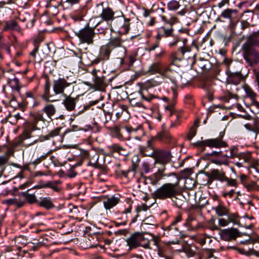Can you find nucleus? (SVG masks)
Segmentation results:
<instances>
[{
    "label": "nucleus",
    "instance_id": "1",
    "mask_svg": "<svg viewBox=\"0 0 259 259\" xmlns=\"http://www.w3.org/2000/svg\"><path fill=\"white\" fill-rule=\"evenodd\" d=\"M45 118L44 113L41 110L31 113L30 114L29 121L26 123L23 132V136L24 139L31 138H34L36 135L34 132L37 131L38 134L40 133V130L37 127L39 121L44 122Z\"/></svg>",
    "mask_w": 259,
    "mask_h": 259
},
{
    "label": "nucleus",
    "instance_id": "2",
    "mask_svg": "<svg viewBox=\"0 0 259 259\" xmlns=\"http://www.w3.org/2000/svg\"><path fill=\"white\" fill-rule=\"evenodd\" d=\"M150 74L159 73L163 77L169 78L175 85L179 84V80L181 79L180 75L175 71L167 67L163 68L159 62H155L150 65L147 70Z\"/></svg>",
    "mask_w": 259,
    "mask_h": 259
},
{
    "label": "nucleus",
    "instance_id": "3",
    "mask_svg": "<svg viewBox=\"0 0 259 259\" xmlns=\"http://www.w3.org/2000/svg\"><path fill=\"white\" fill-rule=\"evenodd\" d=\"M177 182L175 183H166L157 189L152 194L155 199H165L171 198L177 192V187L179 185V180L176 178Z\"/></svg>",
    "mask_w": 259,
    "mask_h": 259
},
{
    "label": "nucleus",
    "instance_id": "4",
    "mask_svg": "<svg viewBox=\"0 0 259 259\" xmlns=\"http://www.w3.org/2000/svg\"><path fill=\"white\" fill-rule=\"evenodd\" d=\"M111 26L113 31L120 34H126L130 29V19L123 16L117 17L112 20Z\"/></svg>",
    "mask_w": 259,
    "mask_h": 259
},
{
    "label": "nucleus",
    "instance_id": "5",
    "mask_svg": "<svg viewBox=\"0 0 259 259\" xmlns=\"http://www.w3.org/2000/svg\"><path fill=\"white\" fill-rule=\"evenodd\" d=\"M255 39H249L244 45V58L248 61L256 63L259 61V53L255 50L253 46L257 45Z\"/></svg>",
    "mask_w": 259,
    "mask_h": 259
},
{
    "label": "nucleus",
    "instance_id": "6",
    "mask_svg": "<svg viewBox=\"0 0 259 259\" xmlns=\"http://www.w3.org/2000/svg\"><path fill=\"white\" fill-rule=\"evenodd\" d=\"M81 43L91 44L93 42V38L94 35V30L89 27H84L74 32Z\"/></svg>",
    "mask_w": 259,
    "mask_h": 259
},
{
    "label": "nucleus",
    "instance_id": "7",
    "mask_svg": "<svg viewBox=\"0 0 259 259\" xmlns=\"http://www.w3.org/2000/svg\"><path fill=\"white\" fill-rule=\"evenodd\" d=\"M71 86V83L68 82L64 77H59L53 80V89L55 95H65V90Z\"/></svg>",
    "mask_w": 259,
    "mask_h": 259
},
{
    "label": "nucleus",
    "instance_id": "8",
    "mask_svg": "<svg viewBox=\"0 0 259 259\" xmlns=\"http://www.w3.org/2000/svg\"><path fill=\"white\" fill-rule=\"evenodd\" d=\"M208 159L213 163L218 165H228L229 160L227 154L223 153L222 151H213L209 153Z\"/></svg>",
    "mask_w": 259,
    "mask_h": 259
},
{
    "label": "nucleus",
    "instance_id": "9",
    "mask_svg": "<svg viewBox=\"0 0 259 259\" xmlns=\"http://www.w3.org/2000/svg\"><path fill=\"white\" fill-rule=\"evenodd\" d=\"M196 145L200 148L208 146L211 148H220L227 146V144L221 138L209 139L202 141H198L196 143Z\"/></svg>",
    "mask_w": 259,
    "mask_h": 259
},
{
    "label": "nucleus",
    "instance_id": "10",
    "mask_svg": "<svg viewBox=\"0 0 259 259\" xmlns=\"http://www.w3.org/2000/svg\"><path fill=\"white\" fill-rule=\"evenodd\" d=\"M147 155L149 156H153L156 162L160 164L167 163L171 159V154L168 151H152Z\"/></svg>",
    "mask_w": 259,
    "mask_h": 259
},
{
    "label": "nucleus",
    "instance_id": "11",
    "mask_svg": "<svg viewBox=\"0 0 259 259\" xmlns=\"http://www.w3.org/2000/svg\"><path fill=\"white\" fill-rule=\"evenodd\" d=\"M219 234L221 239L230 241L236 239L239 236V232L237 229L231 228L221 230Z\"/></svg>",
    "mask_w": 259,
    "mask_h": 259
},
{
    "label": "nucleus",
    "instance_id": "12",
    "mask_svg": "<svg viewBox=\"0 0 259 259\" xmlns=\"http://www.w3.org/2000/svg\"><path fill=\"white\" fill-rule=\"evenodd\" d=\"M61 129V128L59 127L56 128L54 130L51 131L48 135L46 136L41 137L40 136V133L36 135V136L34 138V140L30 144L26 145V146L28 147V146H30L38 142H42L44 140H48L51 138L56 136L59 134Z\"/></svg>",
    "mask_w": 259,
    "mask_h": 259
},
{
    "label": "nucleus",
    "instance_id": "13",
    "mask_svg": "<svg viewBox=\"0 0 259 259\" xmlns=\"http://www.w3.org/2000/svg\"><path fill=\"white\" fill-rule=\"evenodd\" d=\"M233 66V63L231 61L227 65V72L229 73V79L234 84H238L241 79V76L240 72H234L232 70V67Z\"/></svg>",
    "mask_w": 259,
    "mask_h": 259
},
{
    "label": "nucleus",
    "instance_id": "14",
    "mask_svg": "<svg viewBox=\"0 0 259 259\" xmlns=\"http://www.w3.org/2000/svg\"><path fill=\"white\" fill-rule=\"evenodd\" d=\"M120 200L119 196L114 195L103 200V205L106 209H110L118 204Z\"/></svg>",
    "mask_w": 259,
    "mask_h": 259
},
{
    "label": "nucleus",
    "instance_id": "15",
    "mask_svg": "<svg viewBox=\"0 0 259 259\" xmlns=\"http://www.w3.org/2000/svg\"><path fill=\"white\" fill-rule=\"evenodd\" d=\"M126 242L127 245L129 247V250L135 248L140 244V236L138 234L135 233L127 238Z\"/></svg>",
    "mask_w": 259,
    "mask_h": 259
},
{
    "label": "nucleus",
    "instance_id": "16",
    "mask_svg": "<svg viewBox=\"0 0 259 259\" xmlns=\"http://www.w3.org/2000/svg\"><path fill=\"white\" fill-rule=\"evenodd\" d=\"M64 96L65 98L63 100L62 104L64 105L65 109L69 111L73 110L75 107L76 99L72 98L67 95H65Z\"/></svg>",
    "mask_w": 259,
    "mask_h": 259
},
{
    "label": "nucleus",
    "instance_id": "17",
    "mask_svg": "<svg viewBox=\"0 0 259 259\" xmlns=\"http://www.w3.org/2000/svg\"><path fill=\"white\" fill-rule=\"evenodd\" d=\"M122 41L119 37L111 38L110 41L107 45L111 49L118 48L120 50V52L121 54H125V49L121 46Z\"/></svg>",
    "mask_w": 259,
    "mask_h": 259
},
{
    "label": "nucleus",
    "instance_id": "18",
    "mask_svg": "<svg viewBox=\"0 0 259 259\" xmlns=\"http://www.w3.org/2000/svg\"><path fill=\"white\" fill-rule=\"evenodd\" d=\"M237 10L236 9H226L221 14V16L225 19H228L232 22L236 18Z\"/></svg>",
    "mask_w": 259,
    "mask_h": 259
},
{
    "label": "nucleus",
    "instance_id": "19",
    "mask_svg": "<svg viewBox=\"0 0 259 259\" xmlns=\"http://www.w3.org/2000/svg\"><path fill=\"white\" fill-rule=\"evenodd\" d=\"M111 52V49L108 45L102 46L100 50L99 59L102 60H108Z\"/></svg>",
    "mask_w": 259,
    "mask_h": 259
},
{
    "label": "nucleus",
    "instance_id": "20",
    "mask_svg": "<svg viewBox=\"0 0 259 259\" xmlns=\"http://www.w3.org/2000/svg\"><path fill=\"white\" fill-rule=\"evenodd\" d=\"M210 176L211 178L221 182H224L226 179L225 172L219 169L212 170Z\"/></svg>",
    "mask_w": 259,
    "mask_h": 259
},
{
    "label": "nucleus",
    "instance_id": "21",
    "mask_svg": "<svg viewBox=\"0 0 259 259\" xmlns=\"http://www.w3.org/2000/svg\"><path fill=\"white\" fill-rule=\"evenodd\" d=\"M11 154L12 152L9 151L7 153L0 156V173L1 174L5 170L6 165L8 163Z\"/></svg>",
    "mask_w": 259,
    "mask_h": 259
},
{
    "label": "nucleus",
    "instance_id": "22",
    "mask_svg": "<svg viewBox=\"0 0 259 259\" xmlns=\"http://www.w3.org/2000/svg\"><path fill=\"white\" fill-rule=\"evenodd\" d=\"M114 13L109 8L103 9L101 14V18L105 21H109L113 19Z\"/></svg>",
    "mask_w": 259,
    "mask_h": 259
},
{
    "label": "nucleus",
    "instance_id": "23",
    "mask_svg": "<svg viewBox=\"0 0 259 259\" xmlns=\"http://www.w3.org/2000/svg\"><path fill=\"white\" fill-rule=\"evenodd\" d=\"M4 30L5 31L16 30L19 31L20 28L17 23L15 21L12 20L6 22Z\"/></svg>",
    "mask_w": 259,
    "mask_h": 259
},
{
    "label": "nucleus",
    "instance_id": "24",
    "mask_svg": "<svg viewBox=\"0 0 259 259\" xmlns=\"http://www.w3.org/2000/svg\"><path fill=\"white\" fill-rule=\"evenodd\" d=\"M42 113H46L47 116L51 119V117L53 116L56 113L55 107L52 104H48L46 105L41 110Z\"/></svg>",
    "mask_w": 259,
    "mask_h": 259
},
{
    "label": "nucleus",
    "instance_id": "25",
    "mask_svg": "<svg viewBox=\"0 0 259 259\" xmlns=\"http://www.w3.org/2000/svg\"><path fill=\"white\" fill-rule=\"evenodd\" d=\"M159 84V82L154 79H150L145 81L141 87V90H147L148 89L158 86Z\"/></svg>",
    "mask_w": 259,
    "mask_h": 259
},
{
    "label": "nucleus",
    "instance_id": "26",
    "mask_svg": "<svg viewBox=\"0 0 259 259\" xmlns=\"http://www.w3.org/2000/svg\"><path fill=\"white\" fill-rule=\"evenodd\" d=\"M39 204L47 209H51L54 207L53 201L50 197L42 198L39 202Z\"/></svg>",
    "mask_w": 259,
    "mask_h": 259
},
{
    "label": "nucleus",
    "instance_id": "27",
    "mask_svg": "<svg viewBox=\"0 0 259 259\" xmlns=\"http://www.w3.org/2000/svg\"><path fill=\"white\" fill-rule=\"evenodd\" d=\"M245 91L247 95L251 100V104L259 108V102H257L254 99L255 97V93L249 88H246Z\"/></svg>",
    "mask_w": 259,
    "mask_h": 259
},
{
    "label": "nucleus",
    "instance_id": "28",
    "mask_svg": "<svg viewBox=\"0 0 259 259\" xmlns=\"http://www.w3.org/2000/svg\"><path fill=\"white\" fill-rule=\"evenodd\" d=\"M172 201L175 203L176 205L178 207H181L183 203L185 201V198L184 196L180 194H176V195L172 197Z\"/></svg>",
    "mask_w": 259,
    "mask_h": 259
},
{
    "label": "nucleus",
    "instance_id": "29",
    "mask_svg": "<svg viewBox=\"0 0 259 259\" xmlns=\"http://www.w3.org/2000/svg\"><path fill=\"white\" fill-rule=\"evenodd\" d=\"M214 209L215 210L217 215L219 217L228 215V210L226 207L222 205H218L214 208Z\"/></svg>",
    "mask_w": 259,
    "mask_h": 259
},
{
    "label": "nucleus",
    "instance_id": "30",
    "mask_svg": "<svg viewBox=\"0 0 259 259\" xmlns=\"http://www.w3.org/2000/svg\"><path fill=\"white\" fill-rule=\"evenodd\" d=\"M60 184V182L59 181L48 182L45 184L44 187L50 188L53 190L58 192L59 191V188H58V185Z\"/></svg>",
    "mask_w": 259,
    "mask_h": 259
},
{
    "label": "nucleus",
    "instance_id": "31",
    "mask_svg": "<svg viewBox=\"0 0 259 259\" xmlns=\"http://www.w3.org/2000/svg\"><path fill=\"white\" fill-rule=\"evenodd\" d=\"M53 150H50L48 151L46 153L44 154L41 155H40L39 157L36 158L34 159L32 162V163L34 165H37L38 164L41 162L42 160H44L47 158L48 156L51 154L53 152Z\"/></svg>",
    "mask_w": 259,
    "mask_h": 259
},
{
    "label": "nucleus",
    "instance_id": "32",
    "mask_svg": "<svg viewBox=\"0 0 259 259\" xmlns=\"http://www.w3.org/2000/svg\"><path fill=\"white\" fill-rule=\"evenodd\" d=\"M237 157L245 162H251V155L250 152L241 153L238 154Z\"/></svg>",
    "mask_w": 259,
    "mask_h": 259
},
{
    "label": "nucleus",
    "instance_id": "33",
    "mask_svg": "<svg viewBox=\"0 0 259 259\" xmlns=\"http://www.w3.org/2000/svg\"><path fill=\"white\" fill-rule=\"evenodd\" d=\"M164 110L165 114L169 117L174 114H176L177 117L178 118V114L177 113L174 106L172 105H167L164 106Z\"/></svg>",
    "mask_w": 259,
    "mask_h": 259
},
{
    "label": "nucleus",
    "instance_id": "34",
    "mask_svg": "<svg viewBox=\"0 0 259 259\" xmlns=\"http://www.w3.org/2000/svg\"><path fill=\"white\" fill-rule=\"evenodd\" d=\"M180 7V5L178 1L172 0L167 3V8L169 10L176 11Z\"/></svg>",
    "mask_w": 259,
    "mask_h": 259
},
{
    "label": "nucleus",
    "instance_id": "35",
    "mask_svg": "<svg viewBox=\"0 0 259 259\" xmlns=\"http://www.w3.org/2000/svg\"><path fill=\"white\" fill-rule=\"evenodd\" d=\"M152 142H153V139L149 140L147 142V147H140V150L141 153L147 156V154H146L145 152H146V151L148 149L151 150V152L152 151H154L153 149Z\"/></svg>",
    "mask_w": 259,
    "mask_h": 259
},
{
    "label": "nucleus",
    "instance_id": "36",
    "mask_svg": "<svg viewBox=\"0 0 259 259\" xmlns=\"http://www.w3.org/2000/svg\"><path fill=\"white\" fill-rule=\"evenodd\" d=\"M154 222V220L152 217H148L143 220L141 227L142 228H145L148 226H153Z\"/></svg>",
    "mask_w": 259,
    "mask_h": 259
},
{
    "label": "nucleus",
    "instance_id": "37",
    "mask_svg": "<svg viewBox=\"0 0 259 259\" xmlns=\"http://www.w3.org/2000/svg\"><path fill=\"white\" fill-rule=\"evenodd\" d=\"M22 192L23 196L26 198L27 201L30 203H33L36 201V197L33 194H28L27 191Z\"/></svg>",
    "mask_w": 259,
    "mask_h": 259
},
{
    "label": "nucleus",
    "instance_id": "38",
    "mask_svg": "<svg viewBox=\"0 0 259 259\" xmlns=\"http://www.w3.org/2000/svg\"><path fill=\"white\" fill-rule=\"evenodd\" d=\"M9 82L10 85L13 89L17 91L20 90L21 87L19 85V79L17 78L14 77L13 79H11Z\"/></svg>",
    "mask_w": 259,
    "mask_h": 259
},
{
    "label": "nucleus",
    "instance_id": "39",
    "mask_svg": "<svg viewBox=\"0 0 259 259\" xmlns=\"http://www.w3.org/2000/svg\"><path fill=\"white\" fill-rule=\"evenodd\" d=\"M179 251L184 252L188 257L193 256L195 253L194 251L191 249V248L188 246L182 247L181 249L179 250Z\"/></svg>",
    "mask_w": 259,
    "mask_h": 259
},
{
    "label": "nucleus",
    "instance_id": "40",
    "mask_svg": "<svg viewBox=\"0 0 259 259\" xmlns=\"http://www.w3.org/2000/svg\"><path fill=\"white\" fill-rule=\"evenodd\" d=\"M4 203L7 204L8 205H16L18 207H21L23 205V203H18L17 200L16 198H11L6 200L4 201Z\"/></svg>",
    "mask_w": 259,
    "mask_h": 259
},
{
    "label": "nucleus",
    "instance_id": "41",
    "mask_svg": "<svg viewBox=\"0 0 259 259\" xmlns=\"http://www.w3.org/2000/svg\"><path fill=\"white\" fill-rule=\"evenodd\" d=\"M50 85L48 82H46L45 88V94L42 96V98L46 101H49L50 96Z\"/></svg>",
    "mask_w": 259,
    "mask_h": 259
},
{
    "label": "nucleus",
    "instance_id": "42",
    "mask_svg": "<svg viewBox=\"0 0 259 259\" xmlns=\"http://www.w3.org/2000/svg\"><path fill=\"white\" fill-rule=\"evenodd\" d=\"M228 220L229 223L232 222L233 224H237L238 222V217L236 213H231L228 214Z\"/></svg>",
    "mask_w": 259,
    "mask_h": 259
},
{
    "label": "nucleus",
    "instance_id": "43",
    "mask_svg": "<svg viewBox=\"0 0 259 259\" xmlns=\"http://www.w3.org/2000/svg\"><path fill=\"white\" fill-rule=\"evenodd\" d=\"M140 94L141 95V97L144 100L147 101L148 102H150L152 101V100L156 98V97L154 95H151L148 97L145 96L143 93L142 90L141 92L140 93Z\"/></svg>",
    "mask_w": 259,
    "mask_h": 259
},
{
    "label": "nucleus",
    "instance_id": "44",
    "mask_svg": "<svg viewBox=\"0 0 259 259\" xmlns=\"http://www.w3.org/2000/svg\"><path fill=\"white\" fill-rule=\"evenodd\" d=\"M224 182H227L228 186L236 187V181L235 179H229L226 177V179Z\"/></svg>",
    "mask_w": 259,
    "mask_h": 259
},
{
    "label": "nucleus",
    "instance_id": "45",
    "mask_svg": "<svg viewBox=\"0 0 259 259\" xmlns=\"http://www.w3.org/2000/svg\"><path fill=\"white\" fill-rule=\"evenodd\" d=\"M218 224L219 226L221 227H225L229 225V222L228 220H226L225 219H220L218 220Z\"/></svg>",
    "mask_w": 259,
    "mask_h": 259
},
{
    "label": "nucleus",
    "instance_id": "46",
    "mask_svg": "<svg viewBox=\"0 0 259 259\" xmlns=\"http://www.w3.org/2000/svg\"><path fill=\"white\" fill-rule=\"evenodd\" d=\"M174 29L172 28H164L163 29V33L165 37H168L169 36H171L172 34Z\"/></svg>",
    "mask_w": 259,
    "mask_h": 259
},
{
    "label": "nucleus",
    "instance_id": "47",
    "mask_svg": "<svg viewBox=\"0 0 259 259\" xmlns=\"http://www.w3.org/2000/svg\"><path fill=\"white\" fill-rule=\"evenodd\" d=\"M168 18L167 23H169L171 25L176 23L178 21L177 18L174 16L169 15V16H168Z\"/></svg>",
    "mask_w": 259,
    "mask_h": 259
},
{
    "label": "nucleus",
    "instance_id": "48",
    "mask_svg": "<svg viewBox=\"0 0 259 259\" xmlns=\"http://www.w3.org/2000/svg\"><path fill=\"white\" fill-rule=\"evenodd\" d=\"M112 134L114 136L119 138L120 136L119 128L117 126L114 127L112 130Z\"/></svg>",
    "mask_w": 259,
    "mask_h": 259
},
{
    "label": "nucleus",
    "instance_id": "49",
    "mask_svg": "<svg viewBox=\"0 0 259 259\" xmlns=\"http://www.w3.org/2000/svg\"><path fill=\"white\" fill-rule=\"evenodd\" d=\"M196 130L192 128L191 129L188 136L187 138L189 140H191L196 135Z\"/></svg>",
    "mask_w": 259,
    "mask_h": 259
},
{
    "label": "nucleus",
    "instance_id": "50",
    "mask_svg": "<svg viewBox=\"0 0 259 259\" xmlns=\"http://www.w3.org/2000/svg\"><path fill=\"white\" fill-rule=\"evenodd\" d=\"M148 209V207L145 204H142L141 206H139L136 208V211L137 213L141 212V211H146Z\"/></svg>",
    "mask_w": 259,
    "mask_h": 259
},
{
    "label": "nucleus",
    "instance_id": "51",
    "mask_svg": "<svg viewBox=\"0 0 259 259\" xmlns=\"http://www.w3.org/2000/svg\"><path fill=\"white\" fill-rule=\"evenodd\" d=\"M227 4H229L228 0H222L221 2L218 3V7L219 9H222Z\"/></svg>",
    "mask_w": 259,
    "mask_h": 259
},
{
    "label": "nucleus",
    "instance_id": "52",
    "mask_svg": "<svg viewBox=\"0 0 259 259\" xmlns=\"http://www.w3.org/2000/svg\"><path fill=\"white\" fill-rule=\"evenodd\" d=\"M227 156H228V158H234L235 157H237L238 154H237L236 153H235L234 152V149H230V153L229 155L227 154Z\"/></svg>",
    "mask_w": 259,
    "mask_h": 259
},
{
    "label": "nucleus",
    "instance_id": "53",
    "mask_svg": "<svg viewBox=\"0 0 259 259\" xmlns=\"http://www.w3.org/2000/svg\"><path fill=\"white\" fill-rule=\"evenodd\" d=\"M159 47V42H156L154 44L151 45L149 47V51H152L155 50L156 48Z\"/></svg>",
    "mask_w": 259,
    "mask_h": 259
},
{
    "label": "nucleus",
    "instance_id": "54",
    "mask_svg": "<svg viewBox=\"0 0 259 259\" xmlns=\"http://www.w3.org/2000/svg\"><path fill=\"white\" fill-rule=\"evenodd\" d=\"M180 50H181V52L182 54H184L185 53H187V52H189L191 51L190 49L188 47H187V46L181 48Z\"/></svg>",
    "mask_w": 259,
    "mask_h": 259
},
{
    "label": "nucleus",
    "instance_id": "55",
    "mask_svg": "<svg viewBox=\"0 0 259 259\" xmlns=\"http://www.w3.org/2000/svg\"><path fill=\"white\" fill-rule=\"evenodd\" d=\"M38 52V48L35 47L33 51L30 53V55L33 58H35L36 54Z\"/></svg>",
    "mask_w": 259,
    "mask_h": 259
},
{
    "label": "nucleus",
    "instance_id": "56",
    "mask_svg": "<svg viewBox=\"0 0 259 259\" xmlns=\"http://www.w3.org/2000/svg\"><path fill=\"white\" fill-rule=\"evenodd\" d=\"M26 96L27 98L31 99V100H33L34 99V97L33 94L30 92H28L26 93Z\"/></svg>",
    "mask_w": 259,
    "mask_h": 259
},
{
    "label": "nucleus",
    "instance_id": "57",
    "mask_svg": "<svg viewBox=\"0 0 259 259\" xmlns=\"http://www.w3.org/2000/svg\"><path fill=\"white\" fill-rule=\"evenodd\" d=\"M160 17L162 21L164 22L167 23H168V16H165L164 15H160Z\"/></svg>",
    "mask_w": 259,
    "mask_h": 259
},
{
    "label": "nucleus",
    "instance_id": "58",
    "mask_svg": "<svg viewBox=\"0 0 259 259\" xmlns=\"http://www.w3.org/2000/svg\"><path fill=\"white\" fill-rule=\"evenodd\" d=\"M112 147L115 151H119L121 149V147L118 145H113Z\"/></svg>",
    "mask_w": 259,
    "mask_h": 259
},
{
    "label": "nucleus",
    "instance_id": "59",
    "mask_svg": "<svg viewBox=\"0 0 259 259\" xmlns=\"http://www.w3.org/2000/svg\"><path fill=\"white\" fill-rule=\"evenodd\" d=\"M164 49H160V51L159 53H156V54H155V57H156V58H158V57H161V55L164 53Z\"/></svg>",
    "mask_w": 259,
    "mask_h": 259
},
{
    "label": "nucleus",
    "instance_id": "60",
    "mask_svg": "<svg viewBox=\"0 0 259 259\" xmlns=\"http://www.w3.org/2000/svg\"><path fill=\"white\" fill-rule=\"evenodd\" d=\"M181 221V217L178 216L176 220L172 223V225H176L177 223L180 222Z\"/></svg>",
    "mask_w": 259,
    "mask_h": 259
},
{
    "label": "nucleus",
    "instance_id": "61",
    "mask_svg": "<svg viewBox=\"0 0 259 259\" xmlns=\"http://www.w3.org/2000/svg\"><path fill=\"white\" fill-rule=\"evenodd\" d=\"M73 18L75 20V21H78V20H82V16H79V15H74L73 16Z\"/></svg>",
    "mask_w": 259,
    "mask_h": 259
},
{
    "label": "nucleus",
    "instance_id": "62",
    "mask_svg": "<svg viewBox=\"0 0 259 259\" xmlns=\"http://www.w3.org/2000/svg\"><path fill=\"white\" fill-rule=\"evenodd\" d=\"M178 41H179L178 39H176L175 41H174L171 42H170L168 45L170 47H172L174 46H176L177 45V42H178Z\"/></svg>",
    "mask_w": 259,
    "mask_h": 259
},
{
    "label": "nucleus",
    "instance_id": "63",
    "mask_svg": "<svg viewBox=\"0 0 259 259\" xmlns=\"http://www.w3.org/2000/svg\"><path fill=\"white\" fill-rule=\"evenodd\" d=\"M32 100L33 102V105H32L33 107H36V106H38L39 105V102L36 101L35 100V99H34L33 100Z\"/></svg>",
    "mask_w": 259,
    "mask_h": 259
},
{
    "label": "nucleus",
    "instance_id": "64",
    "mask_svg": "<svg viewBox=\"0 0 259 259\" xmlns=\"http://www.w3.org/2000/svg\"><path fill=\"white\" fill-rule=\"evenodd\" d=\"M131 259H143L142 256L140 255H134L132 257Z\"/></svg>",
    "mask_w": 259,
    "mask_h": 259
}]
</instances>
